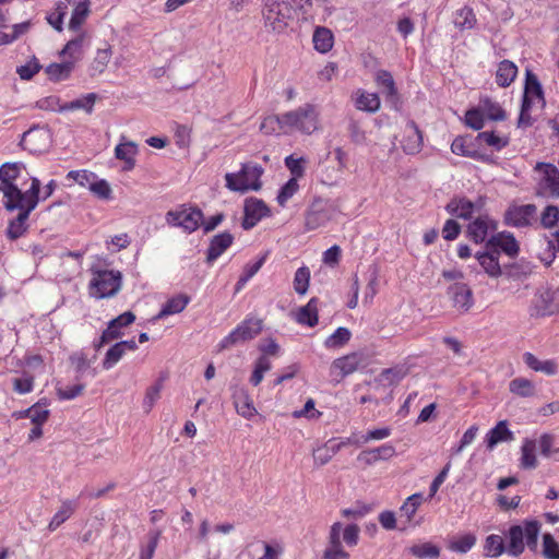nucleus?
<instances>
[{
    "mask_svg": "<svg viewBox=\"0 0 559 559\" xmlns=\"http://www.w3.org/2000/svg\"><path fill=\"white\" fill-rule=\"evenodd\" d=\"M20 174L17 163H4L0 167V192L5 199L3 204L7 211H13L15 206L13 201L27 199L31 197H38L40 182L37 178L32 179L31 188L22 192V190L14 183Z\"/></svg>",
    "mask_w": 559,
    "mask_h": 559,
    "instance_id": "1",
    "label": "nucleus"
},
{
    "mask_svg": "<svg viewBox=\"0 0 559 559\" xmlns=\"http://www.w3.org/2000/svg\"><path fill=\"white\" fill-rule=\"evenodd\" d=\"M360 528L357 524L343 526L341 522L331 525L328 544L323 551L322 559H349V554L344 549L342 539L349 547H355L359 540Z\"/></svg>",
    "mask_w": 559,
    "mask_h": 559,
    "instance_id": "2",
    "label": "nucleus"
},
{
    "mask_svg": "<svg viewBox=\"0 0 559 559\" xmlns=\"http://www.w3.org/2000/svg\"><path fill=\"white\" fill-rule=\"evenodd\" d=\"M294 19L293 7L284 0H263L262 20L266 32L283 34Z\"/></svg>",
    "mask_w": 559,
    "mask_h": 559,
    "instance_id": "3",
    "label": "nucleus"
},
{
    "mask_svg": "<svg viewBox=\"0 0 559 559\" xmlns=\"http://www.w3.org/2000/svg\"><path fill=\"white\" fill-rule=\"evenodd\" d=\"M540 522L537 520L524 521L522 525H513L509 530V554L520 556L525 546L530 550L536 551L538 548V535L540 533Z\"/></svg>",
    "mask_w": 559,
    "mask_h": 559,
    "instance_id": "4",
    "label": "nucleus"
},
{
    "mask_svg": "<svg viewBox=\"0 0 559 559\" xmlns=\"http://www.w3.org/2000/svg\"><path fill=\"white\" fill-rule=\"evenodd\" d=\"M282 122L287 128V131H298L310 135L319 130L320 114L314 105L305 104L283 114Z\"/></svg>",
    "mask_w": 559,
    "mask_h": 559,
    "instance_id": "5",
    "label": "nucleus"
},
{
    "mask_svg": "<svg viewBox=\"0 0 559 559\" xmlns=\"http://www.w3.org/2000/svg\"><path fill=\"white\" fill-rule=\"evenodd\" d=\"M263 174V168L258 164L247 163L243 164L241 170L237 174H226V187L230 191L245 193L249 190L258 191L261 189L260 178Z\"/></svg>",
    "mask_w": 559,
    "mask_h": 559,
    "instance_id": "6",
    "label": "nucleus"
},
{
    "mask_svg": "<svg viewBox=\"0 0 559 559\" xmlns=\"http://www.w3.org/2000/svg\"><path fill=\"white\" fill-rule=\"evenodd\" d=\"M90 294L97 299L115 296L121 288V273L114 270H94Z\"/></svg>",
    "mask_w": 559,
    "mask_h": 559,
    "instance_id": "7",
    "label": "nucleus"
},
{
    "mask_svg": "<svg viewBox=\"0 0 559 559\" xmlns=\"http://www.w3.org/2000/svg\"><path fill=\"white\" fill-rule=\"evenodd\" d=\"M262 331V320L247 319L237 325L227 336L217 344V352H223L233 346L253 340Z\"/></svg>",
    "mask_w": 559,
    "mask_h": 559,
    "instance_id": "8",
    "label": "nucleus"
},
{
    "mask_svg": "<svg viewBox=\"0 0 559 559\" xmlns=\"http://www.w3.org/2000/svg\"><path fill=\"white\" fill-rule=\"evenodd\" d=\"M13 204H16V206L13 207V211L19 210V214L14 219L9 222L7 235L10 239L15 240L23 236L24 233L27 230V219L31 212L38 204V197L15 200L13 201Z\"/></svg>",
    "mask_w": 559,
    "mask_h": 559,
    "instance_id": "9",
    "label": "nucleus"
},
{
    "mask_svg": "<svg viewBox=\"0 0 559 559\" xmlns=\"http://www.w3.org/2000/svg\"><path fill=\"white\" fill-rule=\"evenodd\" d=\"M202 219L203 213L197 207L181 206L166 213V222L168 225L181 227L188 233L197 230Z\"/></svg>",
    "mask_w": 559,
    "mask_h": 559,
    "instance_id": "10",
    "label": "nucleus"
},
{
    "mask_svg": "<svg viewBox=\"0 0 559 559\" xmlns=\"http://www.w3.org/2000/svg\"><path fill=\"white\" fill-rule=\"evenodd\" d=\"M452 308L460 314L468 312L474 306V297L471 287L463 282H455L447 289Z\"/></svg>",
    "mask_w": 559,
    "mask_h": 559,
    "instance_id": "11",
    "label": "nucleus"
},
{
    "mask_svg": "<svg viewBox=\"0 0 559 559\" xmlns=\"http://www.w3.org/2000/svg\"><path fill=\"white\" fill-rule=\"evenodd\" d=\"M537 207L534 204L509 206L504 214V222L507 225L521 228L531 226L537 221Z\"/></svg>",
    "mask_w": 559,
    "mask_h": 559,
    "instance_id": "12",
    "label": "nucleus"
},
{
    "mask_svg": "<svg viewBox=\"0 0 559 559\" xmlns=\"http://www.w3.org/2000/svg\"><path fill=\"white\" fill-rule=\"evenodd\" d=\"M535 170L539 171V192L551 198H559V169L552 164L537 163Z\"/></svg>",
    "mask_w": 559,
    "mask_h": 559,
    "instance_id": "13",
    "label": "nucleus"
},
{
    "mask_svg": "<svg viewBox=\"0 0 559 559\" xmlns=\"http://www.w3.org/2000/svg\"><path fill=\"white\" fill-rule=\"evenodd\" d=\"M270 215V209L260 199L249 198L245 202V216L242 228L249 230L253 228L263 217Z\"/></svg>",
    "mask_w": 559,
    "mask_h": 559,
    "instance_id": "14",
    "label": "nucleus"
},
{
    "mask_svg": "<svg viewBox=\"0 0 559 559\" xmlns=\"http://www.w3.org/2000/svg\"><path fill=\"white\" fill-rule=\"evenodd\" d=\"M365 357L361 353H350L346 356L335 359L331 365V373L337 372L341 379L354 373L360 367L365 366Z\"/></svg>",
    "mask_w": 559,
    "mask_h": 559,
    "instance_id": "15",
    "label": "nucleus"
},
{
    "mask_svg": "<svg viewBox=\"0 0 559 559\" xmlns=\"http://www.w3.org/2000/svg\"><path fill=\"white\" fill-rule=\"evenodd\" d=\"M497 229V224L489 216H478L475 221L469 223L467 227V235L475 243L486 241L489 233Z\"/></svg>",
    "mask_w": 559,
    "mask_h": 559,
    "instance_id": "16",
    "label": "nucleus"
},
{
    "mask_svg": "<svg viewBox=\"0 0 559 559\" xmlns=\"http://www.w3.org/2000/svg\"><path fill=\"white\" fill-rule=\"evenodd\" d=\"M401 145L406 154H415L420 151L423 145V135L414 121H409L405 124Z\"/></svg>",
    "mask_w": 559,
    "mask_h": 559,
    "instance_id": "17",
    "label": "nucleus"
},
{
    "mask_svg": "<svg viewBox=\"0 0 559 559\" xmlns=\"http://www.w3.org/2000/svg\"><path fill=\"white\" fill-rule=\"evenodd\" d=\"M487 249L498 250L500 249L509 257H515L519 253V245L514 236L509 233H498L492 235L487 243Z\"/></svg>",
    "mask_w": 559,
    "mask_h": 559,
    "instance_id": "18",
    "label": "nucleus"
},
{
    "mask_svg": "<svg viewBox=\"0 0 559 559\" xmlns=\"http://www.w3.org/2000/svg\"><path fill=\"white\" fill-rule=\"evenodd\" d=\"M75 33L76 35L60 51V56L68 57L74 63L81 59L83 47L90 41V35L86 31H76Z\"/></svg>",
    "mask_w": 559,
    "mask_h": 559,
    "instance_id": "19",
    "label": "nucleus"
},
{
    "mask_svg": "<svg viewBox=\"0 0 559 559\" xmlns=\"http://www.w3.org/2000/svg\"><path fill=\"white\" fill-rule=\"evenodd\" d=\"M330 218L328 209L321 202H314L306 213L305 227L308 230H314L324 226Z\"/></svg>",
    "mask_w": 559,
    "mask_h": 559,
    "instance_id": "20",
    "label": "nucleus"
},
{
    "mask_svg": "<svg viewBox=\"0 0 559 559\" xmlns=\"http://www.w3.org/2000/svg\"><path fill=\"white\" fill-rule=\"evenodd\" d=\"M234 405L239 416L251 419L257 415V408L253 405V401L248 390L241 388L237 390L233 395Z\"/></svg>",
    "mask_w": 559,
    "mask_h": 559,
    "instance_id": "21",
    "label": "nucleus"
},
{
    "mask_svg": "<svg viewBox=\"0 0 559 559\" xmlns=\"http://www.w3.org/2000/svg\"><path fill=\"white\" fill-rule=\"evenodd\" d=\"M73 5V11L69 22V29L72 32L83 31L81 27L90 15V0H66Z\"/></svg>",
    "mask_w": 559,
    "mask_h": 559,
    "instance_id": "22",
    "label": "nucleus"
},
{
    "mask_svg": "<svg viewBox=\"0 0 559 559\" xmlns=\"http://www.w3.org/2000/svg\"><path fill=\"white\" fill-rule=\"evenodd\" d=\"M234 241V237L228 231L214 236L207 248L206 262L213 263L218 257L227 250Z\"/></svg>",
    "mask_w": 559,
    "mask_h": 559,
    "instance_id": "23",
    "label": "nucleus"
},
{
    "mask_svg": "<svg viewBox=\"0 0 559 559\" xmlns=\"http://www.w3.org/2000/svg\"><path fill=\"white\" fill-rule=\"evenodd\" d=\"M189 302L190 297L188 295L178 294L165 302L160 311L154 317V320H162L168 316L178 314L186 309Z\"/></svg>",
    "mask_w": 559,
    "mask_h": 559,
    "instance_id": "24",
    "label": "nucleus"
},
{
    "mask_svg": "<svg viewBox=\"0 0 559 559\" xmlns=\"http://www.w3.org/2000/svg\"><path fill=\"white\" fill-rule=\"evenodd\" d=\"M295 320L310 328L318 323V298H311L307 305L300 307L295 313Z\"/></svg>",
    "mask_w": 559,
    "mask_h": 559,
    "instance_id": "25",
    "label": "nucleus"
},
{
    "mask_svg": "<svg viewBox=\"0 0 559 559\" xmlns=\"http://www.w3.org/2000/svg\"><path fill=\"white\" fill-rule=\"evenodd\" d=\"M499 251L488 249L486 252H478L476 254L477 260L484 267L485 272L491 277H498L501 275V267L498 261Z\"/></svg>",
    "mask_w": 559,
    "mask_h": 559,
    "instance_id": "26",
    "label": "nucleus"
},
{
    "mask_svg": "<svg viewBox=\"0 0 559 559\" xmlns=\"http://www.w3.org/2000/svg\"><path fill=\"white\" fill-rule=\"evenodd\" d=\"M138 154V145L133 141H126L118 144L115 148L117 159L124 162V170H131L135 166L134 156Z\"/></svg>",
    "mask_w": 559,
    "mask_h": 559,
    "instance_id": "27",
    "label": "nucleus"
},
{
    "mask_svg": "<svg viewBox=\"0 0 559 559\" xmlns=\"http://www.w3.org/2000/svg\"><path fill=\"white\" fill-rule=\"evenodd\" d=\"M523 100H528L530 104H534L535 100L544 105L543 88L536 75L531 72L526 74L525 90Z\"/></svg>",
    "mask_w": 559,
    "mask_h": 559,
    "instance_id": "28",
    "label": "nucleus"
},
{
    "mask_svg": "<svg viewBox=\"0 0 559 559\" xmlns=\"http://www.w3.org/2000/svg\"><path fill=\"white\" fill-rule=\"evenodd\" d=\"M523 359L527 367L533 369L534 371L542 372L547 376H552L557 373V364L551 359L540 360L532 353H525L523 355Z\"/></svg>",
    "mask_w": 559,
    "mask_h": 559,
    "instance_id": "29",
    "label": "nucleus"
},
{
    "mask_svg": "<svg viewBox=\"0 0 559 559\" xmlns=\"http://www.w3.org/2000/svg\"><path fill=\"white\" fill-rule=\"evenodd\" d=\"M74 61L67 60L61 63H50L46 67L45 72L48 75V79L52 82L64 81L70 78L73 69Z\"/></svg>",
    "mask_w": 559,
    "mask_h": 559,
    "instance_id": "30",
    "label": "nucleus"
},
{
    "mask_svg": "<svg viewBox=\"0 0 559 559\" xmlns=\"http://www.w3.org/2000/svg\"><path fill=\"white\" fill-rule=\"evenodd\" d=\"M513 440V433L508 428L507 420L499 421L488 433H487V447L492 449L496 444L503 441Z\"/></svg>",
    "mask_w": 559,
    "mask_h": 559,
    "instance_id": "31",
    "label": "nucleus"
},
{
    "mask_svg": "<svg viewBox=\"0 0 559 559\" xmlns=\"http://www.w3.org/2000/svg\"><path fill=\"white\" fill-rule=\"evenodd\" d=\"M312 41L316 50L321 53H325L332 49L334 36L329 28L319 26L313 33Z\"/></svg>",
    "mask_w": 559,
    "mask_h": 559,
    "instance_id": "32",
    "label": "nucleus"
},
{
    "mask_svg": "<svg viewBox=\"0 0 559 559\" xmlns=\"http://www.w3.org/2000/svg\"><path fill=\"white\" fill-rule=\"evenodd\" d=\"M474 209V203L465 198L453 199L447 205V211L451 215L465 219L472 216Z\"/></svg>",
    "mask_w": 559,
    "mask_h": 559,
    "instance_id": "33",
    "label": "nucleus"
},
{
    "mask_svg": "<svg viewBox=\"0 0 559 559\" xmlns=\"http://www.w3.org/2000/svg\"><path fill=\"white\" fill-rule=\"evenodd\" d=\"M518 67L510 60H503L498 66L496 81L498 85L506 87L514 81Z\"/></svg>",
    "mask_w": 559,
    "mask_h": 559,
    "instance_id": "34",
    "label": "nucleus"
},
{
    "mask_svg": "<svg viewBox=\"0 0 559 559\" xmlns=\"http://www.w3.org/2000/svg\"><path fill=\"white\" fill-rule=\"evenodd\" d=\"M76 502L72 500H66L62 502L60 509L52 516L48 524V530L55 532L61 524H63L75 511Z\"/></svg>",
    "mask_w": 559,
    "mask_h": 559,
    "instance_id": "35",
    "label": "nucleus"
},
{
    "mask_svg": "<svg viewBox=\"0 0 559 559\" xmlns=\"http://www.w3.org/2000/svg\"><path fill=\"white\" fill-rule=\"evenodd\" d=\"M376 83L382 87V93L390 99H397V90L392 74L386 70H379L376 74Z\"/></svg>",
    "mask_w": 559,
    "mask_h": 559,
    "instance_id": "36",
    "label": "nucleus"
},
{
    "mask_svg": "<svg viewBox=\"0 0 559 559\" xmlns=\"http://www.w3.org/2000/svg\"><path fill=\"white\" fill-rule=\"evenodd\" d=\"M96 98L97 96L95 93H90L81 98L63 104L62 106H60L59 110L67 111L83 109L87 114H91L93 111Z\"/></svg>",
    "mask_w": 559,
    "mask_h": 559,
    "instance_id": "37",
    "label": "nucleus"
},
{
    "mask_svg": "<svg viewBox=\"0 0 559 559\" xmlns=\"http://www.w3.org/2000/svg\"><path fill=\"white\" fill-rule=\"evenodd\" d=\"M408 551L418 559H438L440 556V548L429 542L413 545Z\"/></svg>",
    "mask_w": 559,
    "mask_h": 559,
    "instance_id": "38",
    "label": "nucleus"
},
{
    "mask_svg": "<svg viewBox=\"0 0 559 559\" xmlns=\"http://www.w3.org/2000/svg\"><path fill=\"white\" fill-rule=\"evenodd\" d=\"M536 442L531 439H526L521 448V467L524 469H533L537 466V459L535 455Z\"/></svg>",
    "mask_w": 559,
    "mask_h": 559,
    "instance_id": "39",
    "label": "nucleus"
},
{
    "mask_svg": "<svg viewBox=\"0 0 559 559\" xmlns=\"http://www.w3.org/2000/svg\"><path fill=\"white\" fill-rule=\"evenodd\" d=\"M509 390L521 397H531L535 395L534 383L525 378H515L511 380L509 383Z\"/></svg>",
    "mask_w": 559,
    "mask_h": 559,
    "instance_id": "40",
    "label": "nucleus"
},
{
    "mask_svg": "<svg viewBox=\"0 0 559 559\" xmlns=\"http://www.w3.org/2000/svg\"><path fill=\"white\" fill-rule=\"evenodd\" d=\"M423 501L424 497L421 493H414L409 496L400 508L401 518H405L406 523H411Z\"/></svg>",
    "mask_w": 559,
    "mask_h": 559,
    "instance_id": "41",
    "label": "nucleus"
},
{
    "mask_svg": "<svg viewBox=\"0 0 559 559\" xmlns=\"http://www.w3.org/2000/svg\"><path fill=\"white\" fill-rule=\"evenodd\" d=\"M356 107L359 110L376 112L380 108V98L376 93L362 92L356 99Z\"/></svg>",
    "mask_w": 559,
    "mask_h": 559,
    "instance_id": "42",
    "label": "nucleus"
},
{
    "mask_svg": "<svg viewBox=\"0 0 559 559\" xmlns=\"http://www.w3.org/2000/svg\"><path fill=\"white\" fill-rule=\"evenodd\" d=\"M476 544V536L472 533L464 534L449 543L448 548L459 554L468 552Z\"/></svg>",
    "mask_w": 559,
    "mask_h": 559,
    "instance_id": "43",
    "label": "nucleus"
},
{
    "mask_svg": "<svg viewBox=\"0 0 559 559\" xmlns=\"http://www.w3.org/2000/svg\"><path fill=\"white\" fill-rule=\"evenodd\" d=\"M479 108L484 116L490 120L499 121L506 118V112L501 106L489 98L481 99Z\"/></svg>",
    "mask_w": 559,
    "mask_h": 559,
    "instance_id": "44",
    "label": "nucleus"
},
{
    "mask_svg": "<svg viewBox=\"0 0 559 559\" xmlns=\"http://www.w3.org/2000/svg\"><path fill=\"white\" fill-rule=\"evenodd\" d=\"M476 24V16L471 8L464 7L456 11L454 25L461 31L471 29Z\"/></svg>",
    "mask_w": 559,
    "mask_h": 559,
    "instance_id": "45",
    "label": "nucleus"
},
{
    "mask_svg": "<svg viewBox=\"0 0 559 559\" xmlns=\"http://www.w3.org/2000/svg\"><path fill=\"white\" fill-rule=\"evenodd\" d=\"M163 389V379H158L154 384H152L151 386H148L146 389V392H145V395H144V399H143V409L146 414H148L155 403L157 402V400L159 399L160 396V391Z\"/></svg>",
    "mask_w": 559,
    "mask_h": 559,
    "instance_id": "46",
    "label": "nucleus"
},
{
    "mask_svg": "<svg viewBox=\"0 0 559 559\" xmlns=\"http://www.w3.org/2000/svg\"><path fill=\"white\" fill-rule=\"evenodd\" d=\"M23 415L28 417L34 425H43L49 417V411L47 409L46 404L38 402L27 408Z\"/></svg>",
    "mask_w": 559,
    "mask_h": 559,
    "instance_id": "47",
    "label": "nucleus"
},
{
    "mask_svg": "<svg viewBox=\"0 0 559 559\" xmlns=\"http://www.w3.org/2000/svg\"><path fill=\"white\" fill-rule=\"evenodd\" d=\"M310 284V270L307 266L299 267L294 276V290L298 295H305L308 292Z\"/></svg>",
    "mask_w": 559,
    "mask_h": 559,
    "instance_id": "48",
    "label": "nucleus"
},
{
    "mask_svg": "<svg viewBox=\"0 0 559 559\" xmlns=\"http://www.w3.org/2000/svg\"><path fill=\"white\" fill-rule=\"evenodd\" d=\"M272 368V364L270 359L265 356H260L254 364V369L252 371V374L250 377V383L253 386H258L264 377V373L269 371Z\"/></svg>",
    "mask_w": 559,
    "mask_h": 559,
    "instance_id": "49",
    "label": "nucleus"
},
{
    "mask_svg": "<svg viewBox=\"0 0 559 559\" xmlns=\"http://www.w3.org/2000/svg\"><path fill=\"white\" fill-rule=\"evenodd\" d=\"M504 542L500 535L487 536L484 545L485 555L488 557H499L504 551Z\"/></svg>",
    "mask_w": 559,
    "mask_h": 559,
    "instance_id": "50",
    "label": "nucleus"
},
{
    "mask_svg": "<svg viewBox=\"0 0 559 559\" xmlns=\"http://www.w3.org/2000/svg\"><path fill=\"white\" fill-rule=\"evenodd\" d=\"M352 333L347 328H338L332 335H330L324 345L328 348H337L345 345L350 340Z\"/></svg>",
    "mask_w": 559,
    "mask_h": 559,
    "instance_id": "51",
    "label": "nucleus"
},
{
    "mask_svg": "<svg viewBox=\"0 0 559 559\" xmlns=\"http://www.w3.org/2000/svg\"><path fill=\"white\" fill-rule=\"evenodd\" d=\"M452 153L461 156L475 157L476 151L472 147V143L464 136H457L451 144Z\"/></svg>",
    "mask_w": 559,
    "mask_h": 559,
    "instance_id": "52",
    "label": "nucleus"
},
{
    "mask_svg": "<svg viewBox=\"0 0 559 559\" xmlns=\"http://www.w3.org/2000/svg\"><path fill=\"white\" fill-rule=\"evenodd\" d=\"M477 139L487 144L488 146L495 147L496 150H501L507 146L509 143L508 138L500 136L492 131H484L478 133Z\"/></svg>",
    "mask_w": 559,
    "mask_h": 559,
    "instance_id": "53",
    "label": "nucleus"
},
{
    "mask_svg": "<svg viewBox=\"0 0 559 559\" xmlns=\"http://www.w3.org/2000/svg\"><path fill=\"white\" fill-rule=\"evenodd\" d=\"M299 185L296 178H290L280 190L277 194V202L281 206H285L287 201L295 195L298 191Z\"/></svg>",
    "mask_w": 559,
    "mask_h": 559,
    "instance_id": "54",
    "label": "nucleus"
},
{
    "mask_svg": "<svg viewBox=\"0 0 559 559\" xmlns=\"http://www.w3.org/2000/svg\"><path fill=\"white\" fill-rule=\"evenodd\" d=\"M124 354L126 352L119 342L112 345L107 350L105 359L103 361L104 369H111L123 357Z\"/></svg>",
    "mask_w": 559,
    "mask_h": 559,
    "instance_id": "55",
    "label": "nucleus"
},
{
    "mask_svg": "<svg viewBox=\"0 0 559 559\" xmlns=\"http://www.w3.org/2000/svg\"><path fill=\"white\" fill-rule=\"evenodd\" d=\"M111 55L112 52L109 46L106 48H99L92 63L93 70L97 71L98 73H103L111 59Z\"/></svg>",
    "mask_w": 559,
    "mask_h": 559,
    "instance_id": "56",
    "label": "nucleus"
},
{
    "mask_svg": "<svg viewBox=\"0 0 559 559\" xmlns=\"http://www.w3.org/2000/svg\"><path fill=\"white\" fill-rule=\"evenodd\" d=\"M260 130L265 134H272L278 130H283L287 132V128L284 127L282 122V115L280 116H269L264 118L260 126Z\"/></svg>",
    "mask_w": 559,
    "mask_h": 559,
    "instance_id": "57",
    "label": "nucleus"
},
{
    "mask_svg": "<svg viewBox=\"0 0 559 559\" xmlns=\"http://www.w3.org/2000/svg\"><path fill=\"white\" fill-rule=\"evenodd\" d=\"M543 555L547 559H559V545L551 534L543 536Z\"/></svg>",
    "mask_w": 559,
    "mask_h": 559,
    "instance_id": "58",
    "label": "nucleus"
},
{
    "mask_svg": "<svg viewBox=\"0 0 559 559\" xmlns=\"http://www.w3.org/2000/svg\"><path fill=\"white\" fill-rule=\"evenodd\" d=\"M88 189L98 199L109 200L111 198V192H112L111 188H110L109 183L104 179H100L97 181L91 180Z\"/></svg>",
    "mask_w": 559,
    "mask_h": 559,
    "instance_id": "59",
    "label": "nucleus"
},
{
    "mask_svg": "<svg viewBox=\"0 0 559 559\" xmlns=\"http://www.w3.org/2000/svg\"><path fill=\"white\" fill-rule=\"evenodd\" d=\"M559 221V209L556 205H548L542 213L540 224L544 228H552Z\"/></svg>",
    "mask_w": 559,
    "mask_h": 559,
    "instance_id": "60",
    "label": "nucleus"
},
{
    "mask_svg": "<svg viewBox=\"0 0 559 559\" xmlns=\"http://www.w3.org/2000/svg\"><path fill=\"white\" fill-rule=\"evenodd\" d=\"M305 163H306V159L302 157L295 158L293 155H289L285 158V166L288 168V170L293 175L292 178H296L297 180H298V178H301L305 174V167H304Z\"/></svg>",
    "mask_w": 559,
    "mask_h": 559,
    "instance_id": "61",
    "label": "nucleus"
},
{
    "mask_svg": "<svg viewBox=\"0 0 559 559\" xmlns=\"http://www.w3.org/2000/svg\"><path fill=\"white\" fill-rule=\"evenodd\" d=\"M347 130L349 133L350 141L354 144L361 145L366 143V132L362 130L358 121L352 119L348 123Z\"/></svg>",
    "mask_w": 559,
    "mask_h": 559,
    "instance_id": "62",
    "label": "nucleus"
},
{
    "mask_svg": "<svg viewBox=\"0 0 559 559\" xmlns=\"http://www.w3.org/2000/svg\"><path fill=\"white\" fill-rule=\"evenodd\" d=\"M484 114L480 108L467 110L465 123L474 130H480L484 127Z\"/></svg>",
    "mask_w": 559,
    "mask_h": 559,
    "instance_id": "63",
    "label": "nucleus"
},
{
    "mask_svg": "<svg viewBox=\"0 0 559 559\" xmlns=\"http://www.w3.org/2000/svg\"><path fill=\"white\" fill-rule=\"evenodd\" d=\"M162 532L155 531L150 533V540L145 547H143L140 551V558L139 559H152L154 556V552L158 545V539L160 537Z\"/></svg>",
    "mask_w": 559,
    "mask_h": 559,
    "instance_id": "64",
    "label": "nucleus"
}]
</instances>
